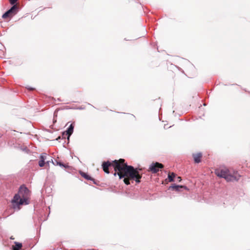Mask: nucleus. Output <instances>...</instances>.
<instances>
[{"label":"nucleus","instance_id":"nucleus-18","mask_svg":"<svg viewBox=\"0 0 250 250\" xmlns=\"http://www.w3.org/2000/svg\"><path fill=\"white\" fill-rule=\"evenodd\" d=\"M61 139V137H60V136H59V137H58L56 139V140H59V139Z\"/></svg>","mask_w":250,"mask_h":250},{"label":"nucleus","instance_id":"nucleus-10","mask_svg":"<svg viewBox=\"0 0 250 250\" xmlns=\"http://www.w3.org/2000/svg\"><path fill=\"white\" fill-rule=\"evenodd\" d=\"M15 246H13V250H20L22 247V244L15 242Z\"/></svg>","mask_w":250,"mask_h":250},{"label":"nucleus","instance_id":"nucleus-9","mask_svg":"<svg viewBox=\"0 0 250 250\" xmlns=\"http://www.w3.org/2000/svg\"><path fill=\"white\" fill-rule=\"evenodd\" d=\"M80 173L83 177L84 178H85V179H86L87 180H91V181L94 180V179L93 178H92L91 176H90L87 173H86L84 172L80 171Z\"/></svg>","mask_w":250,"mask_h":250},{"label":"nucleus","instance_id":"nucleus-4","mask_svg":"<svg viewBox=\"0 0 250 250\" xmlns=\"http://www.w3.org/2000/svg\"><path fill=\"white\" fill-rule=\"evenodd\" d=\"M18 11V7L16 5H14L9 10L3 14L2 17L3 19L11 18L16 15Z\"/></svg>","mask_w":250,"mask_h":250},{"label":"nucleus","instance_id":"nucleus-2","mask_svg":"<svg viewBox=\"0 0 250 250\" xmlns=\"http://www.w3.org/2000/svg\"><path fill=\"white\" fill-rule=\"evenodd\" d=\"M30 196V192L24 186L20 187L18 193L16 194L12 200L13 208L20 210V206L29 204L28 200Z\"/></svg>","mask_w":250,"mask_h":250},{"label":"nucleus","instance_id":"nucleus-17","mask_svg":"<svg viewBox=\"0 0 250 250\" xmlns=\"http://www.w3.org/2000/svg\"><path fill=\"white\" fill-rule=\"evenodd\" d=\"M49 162H50L49 161H47L46 163L47 165H48L49 166Z\"/></svg>","mask_w":250,"mask_h":250},{"label":"nucleus","instance_id":"nucleus-16","mask_svg":"<svg viewBox=\"0 0 250 250\" xmlns=\"http://www.w3.org/2000/svg\"><path fill=\"white\" fill-rule=\"evenodd\" d=\"M181 180H182V178H181V177L179 176V177H177V181H178L180 182V181H181Z\"/></svg>","mask_w":250,"mask_h":250},{"label":"nucleus","instance_id":"nucleus-5","mask_svg":"<svg viewBox=\"0 0 250 250\" xmlns=\"http://www.w3.org/2000/svg\"><path fill=\"white\" fill-rule=\"evenodd\" d=\"M164 165L158 162L152 163L149 166L148 171L151 172L152 173H156L159 171V169L163 168Z\"/></svg>","mask_w":250,"mask_h":250},{"label":"nucleus","instance_id":"nucleus-13","mask_svg":"<svg viewBox=\"0 0 250 250\" xmlns=\"http://www.w3.org/2000/svg\"><path fill=\"white\" fill-rule=\"evenodd\" d=\"M57 164L58 165H59V166H61V167H66L65 165H63L62 163L61 162H57Z\"/></svg>","mask_w":250,"mask_h":250},{"label":"nucleus","instance_id":"nucleus-19","mask_svg":"<svg viewBox=\"0 0 250 250\" xmlns=\"http://www.w3.org/2000/svg\"><path fill=\"white\" fill-rule=\"evenodd\" d=\"M29 89H30V90H33V89H34V88H30Z\"/></svg>","mask_w":250,"mask_h":250},{"label":"nucleus","instance_id":"nucleus-12","mask_svg":"<svg viewBox=\"0 0 250 250\" xmlns=\"http://www.w3.org/2000/svg\"><path fill=\"white\" fill-rule=\"evenodd\" d=\"M176 174L173 172H169L168 174V179L169 182H173L174 181V178L175 177Z\"/></svg>","mask_w":250,"mask_h":250},{"label":"nucleus","instance_id":"nucleus-1","mask_svg":"<svg viewBox=\"0 0 250 250\" xmlns=\"http://www.w3.org/2000/svg\"><path fill=\"white\" fill-rule=\"evenodd\" d=\"M110 166L113 167L114 169L115 172L114 175H118L120 179L124 178V182L126 185L130 184V180H134L136 183L141 182L142 173H140L139 171L142 170V168H134L131 166H128L124 159L115 160L112 162H104L102 164L103 170L108 174Z\"/></svg>","mask_w":250,"mask_h":250},{"label":"nucleus","instance_id":"nucleus-7","mask_svg":"<svg viewBox=\"0 0 250 250\" xmlns=\"http://www.w3.org/2000/svg\"><path fill=\"white\" fill-rule=\"evenodd\" d=\"M74 127V124L72 123L70 125V126H69V127L68 128L67 130H66L65 134L66 135H67V139L68 140L69 139L70 136H71V135L72 134V133L73 132Z\"/></svg>","mask_w":250,"mask_h":250},{"label":"nucleus","instance_id":"nucleus-11","mask_svg":"<svg viewBox=\"0 0 250 250\" xmlns=\"http://www.w3.org/2000/svg\"><path fill=\"white\" fill-rule=\"evenodd\" d=\"M170 188H172L174 190H175L176 191H179L180 188H184L185 189H188V188L184 186H177V185H174L170 187Z\"/></svg>","mask_w":250,"mask_h":250},{"label":"nucleus","instance_id":"nucleus-15","mask_svg":"<svg viewBox=\"0 0 250 250\" xmlns=\"http://www.w3.org/2000/svg\"><path fill=\"white\" fill-rule=\"evenodd\" d=\"M18 0H9L10 3L11 4H14Z\"/></svg>","mask_w":250,"mask_h":250},{"label":"nucleus","instance_id":"nucleus-8","mask_svg":"<svg viewBox=\"0 0 250 250\" xmlns=\"http://www.w3.org/2000/svg\"><path fill=\"white\" fill-rule=\"evenodd\" d=\"M46 154L44 153V154H42L41 156H40V161L39 162V165L40 167H42L44 166V164H45V160L46 159Z\"/></svg>","mask_w":250,"mask_h":250},{"label":"nucleus","instance_id":"nucleus-6","mask_svg":"<svg viewBox=\"0 0 250 250\" xmlns=\"http://www.w3.org/2000/svg\"><path fill=\"white\" fill-rule=\"evenodd\" d=\"M192 157L195 163H199L201 161L202 154L201 152L193 153L192 154Z\"/></svg>","mask_w":250,"mask_h":250},{"label":"nucleus","instance_id":"nucleus-3","mask_svg":"<svg viewBox=\"0 0 250 250\" xmlns=\"http://www.w3.org/2000/svg\"><path fill=\"white\" fill-rule=\"evenodd\" d=\"M215 174L218 177L225 178L227 181H238L241 176L237 171L231 173L227 168H218L215 170Z\"/></svg>","mask_w":250,"mask_h":250},{"label":"nucleus","instance_id":"nucleus-14","mask_svg":"<svg viewBox=\"0 0 250 250\" xmlns=\"http://www.w3.org/2000/svg\"><path fill=\"white\" fill-rule=\"evenodd\" d=\"M66 131L62 133V138L65 139L66 137L67 138V135L65 134Z\"/></svg>","mask_w":250,"mask_h":250}]
</instances>
